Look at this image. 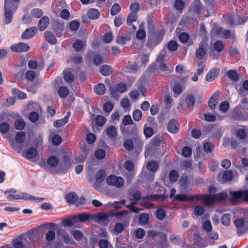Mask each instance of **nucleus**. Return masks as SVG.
<instances>
[{"label": "nucleus", "instance_id": "2eb2a0df", "mask_svg": "<svg viewBox=\"0 0 248 248\" xmlns=\"http://www.w3.org/2000/svg\"><path fill=\"white\" fill-rule=\"evenodd\" d=\"M127 89V86L125 83L121 82L111 88V93H123L125 92Z\"/></svg>", "mask_w": 248, "mask_h": 248}, {"label": "nucleus", "instance_id": "49530a36", "mask_svg": "<svg viewBox=\"0 0 248 248\" xmlns=\"http://www.w3.org/2000/svg\"><path fill=\"white\" fill-rule=\"evenodd\" d=\"M202 229L206 233H209L212 230V225L210 220H206L202 224Z\"/></svg>", "mask_w": 248, "mask_h": 248}, {"label": "nucleus", "instance_id": "ddd939ff", "mask_svg": "<svg viewBox=\"0 0 248 248\" xmlns=\"http://www.w3.org/2000/svg\"><path fill=\"white\" fill-rule=\"evenodd\" d=\"M49 24V18L47 16H43L38 23V29L40 31L45 30Z\"/></svg>", "mask_w": 248, "mask_h": 248}, {"label": "nucleus", "instance_id": "412c9836", "mask_svg": "<svg viewBox=\"0 0 248 248\" xmlns=\"http://www.w3.org/2000/svg\"><path fill=\"white\" fill-rule=\"evenodd\" d=\"M106 134L109 138L115 139L117 135V128L113 125H110L107 128Z\"/></svg>", "mask_w": 248, "mask_h": 248}, {"label": "nucleus", "instance_id": "5701e85b", "mask_svg": "<svg viewBox=\"0 0 248 248\" xmlns=\"http://www.w3.org/2000/svg\"><path fill=\"white\" fill-rule=\"evenodd\" d=\"M146 168L152 173H155L158 169L159 165L155 161H150L147 163Z\"/></svg>", "mask_w": 248, "mask_h": 248}, {"label": "nucleus", "instance_id": "aec40b11", "mask_svg": "<svg viewBox=\"0 0 248 248\" xmlns=\"http://www.w3.org/2000/svg\"><path fill=\"white\" fill-rule=\"evenodd\" d=\"M65 198L68 203L73 204L78 201V197L75 192H71L66 194Z\"/></svg>", "mask_w": 248, "mask_h": 248}, {"label": "nucleus", "instance_id": "052dcab7", "mask_svg": "<svg viewBox=\"0 0 248 248\" xmlns=\"http://www.w3.org/2000/svg\"><path fill=\"white\" fill-rule=\"evenodd\" d=\"M166 216V212L164 209L159 208L156 212V217L159 220L163 219Z\"/></svg>", "mask_w": 248, "mask_h": 248}, {"label": "nucleus", "instance_id": "37998d69", "mask_svg": "<svg viewBox=\"0 0 248 248\" xmlns=\"http://www.w3.org/2000/svg\"><path fill=\"white\" fill-rule=\"evenodd\" d=\"M68 121V116H66L64 118L60 119L56 121L54 123V126L56 127H60L63 125H64L66 123H67Z\"/></svg>", "mask_w": 248, "mask_h": 248}, {"label": "nucleus", "instance_id": "7c9ffc66", "mask_svg": "<svg viewBox=\"0 0 248 248\" xmlns=\"http://www.w3.org/2000/svg\"><path fill=\"white\" fill-rule=\"evenodd\" d=\"M88 17L92 19H96L100 16V13L98 10L95 9H90L88 11Z\"/></svg>", "mask_w": 248, "mask_h": 248}, {"label": "nucleus", "instance_id": "473e14b6", "mask_svg": "<svg viewBox=\"0 0 248 248\" xmlns=\"http://www.w3.org/2000/svg\"><path fill=\"white\" fill-rule=\"evenodd\" d=\"M64 79L68 83L73 82L75 77L69 70H64L63 72Z\"/></svg>", "mask_w": 248, "mask_h": 248}, {"label": "nucleus", "instance_id": "1a4fd4ad", "mask_svg": "<svg viewBox=\"0 0 248 248\" xmlns=\"http://www.w3.org/2000/svg\"><path fill=\"white\" fill-rule=\"evenodd\" d=\"M30 49V47L28 44L22 42L11 46V50L16 52H27Z\"/></svg>", "mask_w": 248, "mask_h": 248}, {"label": "nucleus", "instance_id": "6ab92c4d", "mask_svg": "<svg viewBox=\"0 0 248 248\" xmlns=\"http://www.w3.org/2000/svg\"><path fill=\"white\" fill-rule=\"evenodd\" d=\"M218 94L217 93H214L208 102L209 107L211 109H214L216 108L217 104L218 101Z\"/></svg>", "mask_w": 248, "mask_h": 248}, {"label": "nucleus", "instance_id": "338daca9", "mask_svg": "<svg viewBox=\"0 0 248 248\" xmlns=\"http://www.w3.org/2000/svg\"><path fill=\"white\" fill-rule=\"evenodd\" d=\"M229 102L227 101H224L220 103L219 108L220 111L225 112L229 109Z\"/></svg>", "mask_w": 248, "mask_h": 248}, {"label": "nucleus", "instance_id": "cd10ccee", "mask_svg": "<svg viewBox=\"0 0 248 248\" xmlns=\"http://www.w3.org/2000/svg\"><path fill=\"white\" fill-rule=\"evenodd\" d=\"M130 39L131 36L130 35L124 34L117 37L116 42L119 44L124 45Z\"/></svg>", "mask_w": 248, "mask_h": 248}, {"label": "nucleus", "instance_id": "5fc2aeb1", "mask_svg": "<svg viewBox=\"0 0 248 248\" xmlns=\"http://www.w3.org/2000/svg\"><path fill=\"white\" fill-rule=\"evenodd\" d=\"M124 147L128 151L132 150L134 148V144L132 140L130 139L126 140L124 143Z\"/></svg>", "mask_w": 248, "mask_h": 248}, {"label": "nucleus", "instance_id": "423d86ee", "mask_svg": "<svg viewBox=\"0 0 248 248\" xmlns=\"http://www.w3.org/2000/svg\"><path fill=\"white\" fill-rule=\"evenodd\" d=\"M207 46V43L205 41H203L199 44V47L197 49L195 53L197 59L198 60L203 59L206 53Z\"/></svg>", "mask_w": 248, "mask_h": 248}, {"label": "nucleus", "instance_id": "39448f33", "mask_svg": "<svg viewBox=\"0 0 248 248\" xmlns=\"http://www.w3.org/2000/svg\"><path fill=\"white\" fill-rule=\"evenodd\" d=\"M230 201L233 204H236L243 201L244 190L230 192Z\"/></svg>", "mask_w": 248, "mask_h": 248}, {"label": "nucleus", "instance_id": "a211bd4d", "mask_svg": "<svg viewBox=\"0 0 248 248\" xmlns=\"http://www.w3.org/2000/svg\"><path fill=\"white\" fill-rule=\"evenodd\" d=\"M88 58H92L94 64L96 65H99L104 62L103 58L99 55H94L92 51L88 54Z\"/></svg>", "mask_w": 248, "mask_h": 248}, {"label": "nucleus", "instance_id": "f3484780", "mask_svg": "<svg viewBox=\"0 0 248 248\" xmlns=\"http://www.w3.org/2000/svg\"><path fill=\"white\" fill-rule=\"evenodd\" d=\"M219 73L218 68H214L211 70L206 75V80L210 82L214 80L217 77Z\"/></svg>", "mask_w": 248, "mask_h": 248}, {"label": "nucleus", "instance_id": "3c124183", "mask_svg": "<svg viewBox=\"0 0 248 248\" xmlns=\"http://www.w3.org/2000/svg\"><path fill=\"white\" fill-rule=\"evenodd\" d=\"M25 123L22 119H18L16 120L15 123V128L17 130H21L24 129L25 126Z\"/></svg>", "mask_w": 248, "mask_h": 248}, {"label": "nucleus", "instance_id": "9d476101", "mask_svg": "<svg viewBox=\"0 0 248 248\" xmlns=\"http://www.w3.org/2000/svg\"><path fill=\"white\" fill-rule=\"evenodd\" d=\"M234 225L237 229L238 236H241L246 233L248 230L244 226V220L243 218H238L235 220Z\"/></svg>", "mask_w": 248, "mask_h": 248}, {"label": "nucleus", "instance_id": "a18cd8bd", "mask_svg": "<svg viewBox=\"0 0 248 248\" xmlns=\"http://www.w3.org/2000/svg\"><path fill=\"white\" fill-rule=\"evenodd\" d=\"M149 215L146 213H142L139 217V222L143 225L147 224L149 222Z\"/></svg>", "mask_w": 248, "mask_h": 248}, {"label": "nucleus", "instance_id": "bf43d9fd", "mask_svg": "<svg viewBox=\"0 0 248 248\" xmlns=\"http://www.w3.org/2000/svg\"><path fill=\"white\" fill-rule=\"evenodd\" d=\"M167 47L170 51H175L178 48V44L175 41L171 40L168 44Z\"/></svg>", "mask_w": 248, "mask_h": 248}, {"label": "nucleus", "instance_id": "72a5a7b5", "mask_svg": "<svg viewBox=\"0 0 248 248\" xmlns=\"http://www.w3.org/2000/svg\"><path fill=\"white\" fill-rule=\"evenodd\" d=\"M73 218H77L80 222H85L90 219L91 215L88 213H81L75 216Z\"/></svg>", "mask_w": 248, "mask_h": 248}, {"label": "nucleus", "instance_id": "393cba45", "mask_svg": "<svg viewBox=\"0 0 248 248\" xmlns=\"http://www.w3.org/2000/svg\"><path fill=\"white\" fill-rule=\"evenodd\" d=\"M202 3L200 0H194L190 7V9L195 13H199L201 10Z\"/></svg>", "mask_w": 248, "mask_h": 248}, {"label": "nucleus", "instance_id": "f257e3e1", "mask_svg": "<svg viewBox=\"0 0 248 248\" xmlns=\"http://www.w3.org/2000/svg\"><path fill=\"white\" fill-rule=\"evenodd\" d=\"M5 22L8 24L12 20L13 13L17 9V6L10 0H4Z\"/></svg>", "mask_w": 248, "mask_h": 248}, {"label": "nucleus", "instance_id": "dca6fc26", "mask_svg": "<svg viewBox=\"0 0 248 248\" xmlns=\"http://www.w3.org/2000/svg\"><path fill=\"white\" fill-rule=\"evenodd\" d=\"M46 162L50 168H56L59 165V159L57 156L52 155L47 158Z\"/></svg>", "mask_w": 248, "mask_h": 248}, {"label": "nucleus", "instance_id": "c85d7f7f", "mask_svg": "<svg viewBox=\"0 0 248 248\" xmlns=\"http://www.w3.org/2000/svg\"><path fill=\"white\" fill-rule=\"evenodd\" d=\"M106 90V86L103 83L98 84L94 87V91L98 95L103 94L105 93Z\"/></svg>", "mask_w": 248, "mask_h": 248}, {"label": "nucleus", "instance_id": "603ef678", "mask_svg": "<svg viewBox=\"0 0 248 248\" xmlns=\"http://www.w3.org/2000/svg\"><path fill=\"white\" fill-rule=\"evenodd\" d=\"M106 122V119L103 116L98 115L95 118V123L99 126H103Z\"/></svg>", "mask_w": 248, "mask_h": 248}, {"label": "nucleus", "instance_id": "c756f323", "mask_svg": "<svg viewBox=\"0 0 248 248\" xmlns=\"http://www.w3.org/2000/svg\"><path fill=\"white\" fill-rule=\"evenodd\" d=\"M11 92L12 94L14 95L15 97H17L20 99H25L27 97L26 94L25 93L16 88H13L11 90Z\"/></svg>", "mask_w": 248, "mask_h": 248}, {"label": "nucleus", "instance_id": "a19ab883", "mask_svg": "<svg viewBox=\"0 0 248 248\" xmlns=\"http://www.w3.org/2000/svg\"><path fill=\"white\" fill-rule=\"evenodd\" d=\"M228 78L233 81H237L238 79L239 76L235 70H230L227 72Z\"/></svg>", "mask_w": 248, "mask_h": 248}, {"label": "nucleus", "instance_id": "09e8293b", "mask_svg": "<svg viewBox=\"0 0 248 248\" xmlns=\"http://www.w3.org/2000/svg\"><path fill=\"white\" fill-rule=\"evenodd\" d=\"M174 8L178 11H182L185 7V2L183 0H176L174 3Z\"/></svg>", "mask_w": 248, "mask_h": 248}, {"label": "nucleus", "instance_id": "774afa93", "mask_svg": "<svg viewBox=\"0 0 248 248\" xmlns=\"http://www.w3.org/2000/svg\"><path fill=\"white\" fill-rule=\"evenodd\" d=\"M80 26L79 22L76 20H73L69 23V27L71 30L73 31H77Z\"/></svg>", "mask_w": 248, "mask_h": 248}, {"label": "nucleus", "instance_id": "6e6d98bb", "mask_svg": "<svg viewBox=\"0 0 248 248\" xmlns=\"http://www.w3.org/2000/svg\"><path fill=\"white\" fill-rule=\"evenodd\" d=\"M105 156L106 151L102 149H99L95 152V156L98 160H101L104 158Z\"/></svg>", "mask_w": 248, "mask_h": 248}, {"label": "nucleus", "instance_id": "2f4dec72", "mask_svg": "<svg viewBox=\"0 0 248 248\" xmlns=\"http://www.w3.org/2000/svg\"><path fill=\"white\" fill-rule=\"evenodd\" d=\"M69 93V91L68 89L64 86L60 87L58 91V94L60 97L62 98H65Z\"/></svg>", "mask_w": 248, "mask_h": 248}, {"label": "nucleus", "instance_id": "f03ea898", "mask_svg": "<svg viewBox=\"0 0 248 248\" xmlns=\"http://www.w3.org/2000/svg\"><path fill=\"white\" fill-rule=\"evenodd\" d=\"M7 198L9 201H13L14 200L24 199V200H37L40 201H42L44 200V198H36L35 197L30 195V194L24 193L20 192L16 194H9L7 196Z\"/></svg>", "mask_w": 248, "mask_h": 248}, {"label": "nucleus", "instance_id": "c03bdc74", "mask_svg": "<svg viewBox=\"0 0 248 248\" xmlns=\"http://www.w3.org/2000/svg\"><path fill=\"white\" fill-rule=\"evenodd\" d=\"M203 147L205 152L211 153L214 149V145L211 142H205L203 143Z\"/></svg>", "mask_w": 248, "mask_h": 248}, {"label": "nucleus", "instance_id": "a878e982", "mask_svg": "<svg viewBox=\"0 0 248 248\" xmlns=\"http://www.w3.org/2000/svg\"><path fill=\"white\" fill-rule=\"evenodd\" d=\"M140 204L147 208H153L155 204L151 202L149 196L143 197L140 202Z\"/></svg>", "mask_w": 248, "mask_h": 248}, {"label": "nucleus", "instance_id": "4c0bfd02", "mask_svg": "<svg viewBox=\"0 0 248 248\" xmlns=\"http://www.w3.org/2000/svg\"><path fill=\"white\" fill-rule=\"evenodd\" d=\"M37 154V150L34 147L29 148L26 151V157L29 159L33 158Z\"/></svg>", "mask_w": 248, "mask_h": 248}, {"label": "nucleus", "instance_id": "b1692460", "mask_svg": "<svg viewBox=\"0 0 248 248\" xmlns=\"http://www.w3.org/2000/svg\"><path fill=\"white\" fill-rule=\"evenodd\" d=\"M46 40L50 44L54 45L57 43V39L52 32L46 31L45 33Z\"/></svg>", "mask_w": 248, "mask_h": 248}, {"label": "nucleus", "instance_id": "69168bd1", "mask_svg": "<svg viewBox=\"0 0 248 248\" xmlns=\"http://www.w3.org/2000/svg\"><path fill=\"white\" fill-rule=\"evenodd\" d=\"M221 222L225 226L229 225L231 222L230 215L227 214H224L221 218Z\"/></svg>", "mask_w": 248, "mask_h": 248}, {"label": "nucleus", "instance_id": "0eeeda50", "mask_svg": "<svg viewBox=\"0 0 248 248\" xmlns=\"http://www.w3.org/2000/svg\"><path fill=\"white\" fill-rule=\"evenodd\" d=\"M195 201H202L203 203L206 205L212 204L215 202V199L214 195H195Z\"/></svg>", "mask_w": 248, "mask_h": 248}, {"label": "nucleus", "instance_id": "7ed1b4c3", "mask_svg": "<svg viewBox=\"0 0 248 248\" xmlns=\"http://www.w3.org/2000/svg\"><path fill=\"white\" fill-rule=\"evenodd\" d=\"M124 179L121 176L115 175H110L107 179V183L108 185L113 186L116 188L122 187L124 184Z\"/></svg>", "mask_w": 248, "mask_h": 248}, {"label": "nucleus", "instance_id": "f8f14e48", "mask_svg": "<svg viewBox=\"0 0 248 248\" xmlns=\"http://www.w3.org/2000/svg\"><path fill=\"white\" fill-rule=\"evenodd\" d=\"M167 129L171 133H177L179 129V124L177 120L174 119L170 120L168 124Z\"/></svg>", "mask_w": 248, "mask_h": 248}, {"label": "nucleus", "instance_id": "e433bc0d", "mask_svg": "<svg viewBox=\"0 0 248 248\" xmlns=\"http://www.w3.org/2000/svg\"><path fill=\"white\" fill-rule=\"evenodd\" d=\"M25 138V133L23 131H20L17 132V133L16 134L15 140L17 143L22 144L24 142Z\"/></svg>", "mask_w": 248, "mask_h": 248}, {"label": "nucleus", "instance_id": "ea45409f", "mask_svg": "<svg viewBox=\"0 0 248 248\" xmlns=\"http://www.w3.org/2000/svg\"><path fill=\"white\" fill-rule=\"evenodd\" d=\"M214 47L215 50L220 52L224 49L225 47V45L222 41L218 40L214 43Z\"/></svg>", "mask_w": 248, "mask_h": 248}, {"label": "nucleus", "instance_id": "13d9d810", "mask_svg": "<svg viewBox=\"0 0 248 248\" xmlns=\"http://www.w3.org/2000/svg\"><path fill=\"white\" fill-rule=\"evenodd\" d=\"M32 16L37 18L41 17L43 15V11L39 8H34L31 11Z\"/></svg>", "mask_w": 248, "mask_h": 248}, {"label": "nucleus", "instance_id": "e2e57ef3", "mask_svg": "<svg viewBox=\"0 0 248 248\" xmlns=\"http://www.w3.org/2000/svg\"><path fill=\"white\" fill-rule=\"evenodd\" d=\"M10 129V125L8 123L3 122L0 124V132L2 134H6Z\"/></svg>", "mask_w": 248, "mask_h": 248}, {"label": "nucleus", "instance_id": "9b49d317", "mask_svg": "<svg viewBox=\"0 0 248 248\" xmlns=\"http://www.w3.org/2000/svg\"><path fill=\"white\" fill-rule=\"evenodd\" d=\"M37 30L36 27H31L27 29L22 34V39H29L35 36L37 33Z\"/></svg>", "mask_w": 248, "mask_h": 248}, {"label": "nucleus", "instance_id": "4d7b16f0", "mask_svg": "<svg viewBox=\"0 0 248 248\" xmlns=\"http://www.w3.org/2000/svg\"><path fill=\"white\" fill-rule=\"evenodd\" d=\"M169 239L170 242L173 244H179L181 242V239L180 237L175 235V234H172L170 235Z\"/></svg>", "mask_w": 248, "mask_h": 248}, {"label": "nucleus", "instance_id": "20e7f679", "mask_svg": "<svg viewBox=\"0 0 248 248\" xmlns=\"http://www.w3.org/2000/svg\"><path fill=\"white\" fill-rule=\"evenodd\" d=\"M248 118V115L244 114L242 112V105H238L233 109L232 118L236 121H246Z\"/></svg>", "mask_w": 248, "mask_h": 248}, {"label": "nucleus", "instance_id": "58836bf2", "mask_svg": "<svg viewBox=\"0 0 248 248\" xmlns=\"http://www.w3.org/2000/svg\"><path fill=\"white\" fill-rule=\"evenodd\" d=\"M62 232V236H63V240L64 243L66 244H70L72 245L73 244V241L71 237L69 235L68 233H67L65 231H64L63 230H61L59 231Z\"/></svg>", "mask_w": 248, "mask_h": 248}, {"label": "nucleus", "instance_id": "6e6552de", "mask_svg": "<svg viewBox=\"0 0 248 248\" xmlns=\"http://www.w3.org/2000/svg\"><path fill=\"white\" fill-rule=\"evenodd\" d=\"M226 20L229 25L232 27L244 23L247 20V17H244L242 21H240V18L238 16L230 15L227 16Z\"/></svg>", "mask_w": 248, "mask_h": 248}, {"label": "nucleus", "instance_id": "4468645a", "mask_svg": "<svg viewBox=\"0 0 248 248\" xmlns=\"http://www.w3.org/2000/svg\"><path fill=\"white\" fill-rule=\"evenodd\" d=\"M195 195H185L184 194H177L173 198V201L179 202H192L195 201Z\"/></svg>", "mask_w": 248, "mask_h": 248}, {"label": "nucleus", "instance_id": "864d4df0", "mask_svg": "<svg viewBox=\"0 0 248 248\" xmlns=\"http://www.w3.org/2000/svg\"><path fill=\"white\" fill-rule=\"evenodd\" d=\"M243 89L245 90L248 91V80H244L242 83V87H240V89L238 90L239 94L242 96H245L246 94L244 92Z\"/></svg>", "mask_w": 248, "mask_h": 248}, {"label": "nucleus", "instance_id": "4be33fe9", "mask_svg": "<svg viewBox=\"0 0 248 248\" xmlns=\"http://www.w3.org/2000/svg\"><path fill=\"white\" fill-rule=\"evenodd\" d=\"M100 73L104 76H108L112 72V68L108 65H103L99 68Z\"/></svg>", "mask_w": 248, "mask_h": 248}, {"label": "nucleus", "instance_id": "79ce46f5", "mask_svg": "<svg viewBox=\"0 0 248 248\" xmlns=\"http://www.w3.org/2000/svg\"><path fill=\"white\" fill-rule=\"evenodd\" d=\"M169 178L170 181L175 182L178 180L179 174L178 172L175 170H171L169 174Z\"/></svg>", "mask_w": 248, "mask_h": 248}, {"label": "nucleus", "instance_id": "8fccbe9b", "mask_svg": "<svg viewBox=\"0 0 248 248\" xmlns=\"http://www.w3.org/2000/svg\"><path fill=\"white\" fill-rule=\"evenodd\" d=\"M183 91L182 84L180 83H176L173 87V91L174 94L179 95Z\"/></svg>", "mask_w": 248, "mask_h": 248}, {"label": "nucleus", "instance_id": "680f3d73", "mask_svg": "<svg viewBox=\"0 0 248 248\" xmlns=\"http://www.w3.org/2000/svg\"><path fill=\"white\" fill-rule=\"evenodd\" d=\"M29 119L32 123H35L39 119V114L35 111L31 112L29 115Z\"/></svg>", "mask_w": 248, "mask_h": 248}, {"label": "nucleus", "instance_id": "c9c22d12", "mask_svg": "<svg viewBox=\"0 0 248 248\" xmlns=\"http://www.w3.org/2000/svg\"><path fill=\"white\" fill-rule=\"evenodd\" d=\"M84 42L80 40L77 39L73 44V47L76 51H80L83 48Z\"/></svg>", "mask_w": 248, "mask_h": 248}, {"label": "nucleus", "instance_id": "bb28decb", "mask_svg": "<svg viewBox=\"0 0 248 248\" xmlns=\"http://www.w3.org/2000/svg\"><path fill=\"white\" fill-rule=\"evenodd\" d=\"M123 124L124 125H127L129 124H134V126L132 128V130L133 132H135L136 130V126L135 124L132 121L130 115H126L124 116L123 120Z\"/></svg>", "mask_w": 248, "mask_h": 248}, {"label": "nucleus", "instance_id": "f704fd0d", "mask_svg": "<svg viewBox=\"0 0 248 248\" xmlns=\"http://www.w3.org/2000/svg\"><path fill=\"white\" fill-rule=\"evenodd\" d=\"M138 18L137 13H130L127 16L126 19L127 24L129 26L132 25V23L136 21Z\"/></svg>", "mask_w": 248, "mask_h": 248}, {"label": "nucleus", "instance_id": "0e129e2a", "mask_svg": "<svg viewBox=\"0 0 248 248\" xmlns=\"http://www.w3.org/2000/svg\"><path fill=\"white\" fill-rule=\"evenodd\" d=\"M103 108L105 112L109 113L113 109V105L110 102H107L104 104Z\"/></svg>", "mask_w": 248, "mask_h": 248}, {"label": "nucleus", "instance_id": "de8ad7c7", "mask_svg": "<svg viewBox=\"0 0 248 248\" xmlns=\"http://www.w3.org/2000/svg\"><path fill=\"white\" fill-rule=\"evenodd\" d=\"M121 9V7L119 4L117 3H114L110 9L111 15L113 16L116 15L120 12Z\"/></svg>", "mask_w": 248, "mask_h": 248}]
</instances>
